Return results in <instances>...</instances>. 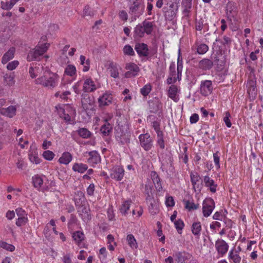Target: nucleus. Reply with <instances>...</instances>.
I'll return each instance as SVG.
<instances>
[{"mask_svg":"<svg viewBox=\"0 0 263 263\" xmlns=\"http://www.w3.org/2000/svg\"><path fill=\"white\" fill-rule=\"evenodd\" d=\"M117 125L115 127V136L116 141L120 145H125L129 142L130 134L129 125L127 119L124 117H120L117 121Z\"/></svg>","mask_w":263,"mask_h":263,"instance_id":"f257e3e1","label":"nucleus"},{"mask_svg":"<svg viewBox=\"0 0 263 263\" xmlns=\"http://www.w3.org/2000/svg\"><path fill=\"white\" fill-rule=\"evenodd\" d=\"M59 81V76L46 67L43 75L35 79L34 82L36 84L41 85L49 89H53L58 85Z\"/></svg>","mask_w":263,"mask_h":263,"instance_id":"f03ea898","label":"nucleus"},{"mask_svg":"<svg viewBox=\"0 0 263 263\" xmlns=\"http://www.w3.org/2000/svg\"><path fill=\"white\" fill-rule=\"evenodd\" d=\"M49 44H44L41 46H36L35 48L31 49L28 52L27 57L28 61L39 60L40 57L43 55L48 50Z\"/></svg>","mask_w":263,"mask_h":263,"instance_id":"7ed1b4c3","label":"nucleus"},{"mask_svg":"<svg viewBox=\"0 0 263 263\" xmlns=\"http://www.w3.org/2000/svg\"><path fill=\"white\" fill-rule=\"evenodd\" d=\"M179 2L180 0H170V3H167L168 6L163 8L164 16L166 19L172 21L176 17Z\"/></svg>","mask_w":263,"mask_h":263,"instance_id":"20e7f679","label":"nucleus"},{"mask_svg":"<svg viewBox=\"0 0 263 263\" xmlns=\"http://www.w3.org/2000/svg\"><path fill=\"white\" fill-rule=\"evenodd\" d=\"M247 92L251 100H254L256 97L257 89L256 87V78L255 76L251 75L247 83Z\"/></svg>","mask_w":263,"mask_h":263,"instance_id":"39448f33","label":"nucleus"},{"mask_svg":"<svg viewBox=\"0 0 263 263\" xmlns=\"http://www.w3.org/2000/svg\"><path fill=\"white\" fill-rule=\"evenodd\" d=\"M95 99L93 97H91L87 93H83L81 95L82 106L86 112L95 110Z\"/></svg>","mask_w":263,"mask_h":263,"instance_id":"423d86ee","label":"nucleus"},{"mask_svg":"<svg viewBox=\"0 0 263 263\" xmlns=\"http://www.w3.org/2000/svg\"><path fill=\"white\" fill-rule=\"evenodd\" d=\"M139 139L140 145L145 151L152 149L153 146V140L148 133L140 135Z\"/></svg>","mask_w":263,"mask_h":263,"instance_id":"0eeeda50","label":"nucleus"},{"mask_svg":"<svg viewBox=\"0 0 263 263\" xmlns=\"http://www.w3.org/2000/svg\"><path fill=\"white\" fill-rule=\"evenodd\" d=\"M215 202L211 198H206L202 203V213L204 217H209L215 208Z\"/></svg>","mask_w":263,"mask_h":263,"instance_id":"6e6552de","label":"nucleus"},{"mask_svg":"<svg viewBox=\"0 0 263 263\" xmlns=\"http://www.w3.org/2000/svg\"><path fill=\"white\" fill-rule=\"evenodd\" d=\"M109 176L107 178H111L116 181H121L124 175V170L121 166H115L109 171Z\"/></svg>","mask_w":263,"mask_h":263,"instance_id":"1a4fd4ad","label":"nucleus"},{"mask_svg":"<svg viewBox=\"0 0 263 263\" xmlns=\"http://www.w3.org/2000/svg\"><path fill=\"white\" fill-rule=\"evenodd\" d=\"M135 49L140 58H145L149 59V49L147 44L143 43H137L135 45Z\"/></svg>","mask_w":263,"mask_h":263,"instance_id":"9d476101","label":"nucleus"},{"mask_svg":"<svg viewBox=\"0 0 263 263\" xmlns=\"http://www.w3.org/2000/svg\"><path fill=\"white\" fill-rule=\"evenodd\" d=\"M144 5L141 0H135L129 7V13L135 14L136 16L142 15L144 11Z\"/></svg>","mask_w":263,"mask_h":263,"instance_id":"9b49d317","label":"nucleus"},{"mask_svg":"<svg viewBox=\"0 0 263 263\" xmlns=\"http://www.w3.org/2000/svg\"><path fill=\"white\" fill-rule=\"evenodd\" d=\"M112 102V95L109 91L105 92L98 98L99 106L100 107L108 106L111 104Z\"/></svg>","mask_w":263,"mask_h":263,"instance_id":"f8f14e48","label":"nucleus"},{"mask_svg":"<svg viewBox=\"0 0 263 263\" xmlns=\"http://www.w3.org/2000/svg\"><path fill=\"white\" fill-rule=\"evenodd\" d=\"M238 9L236 3L233 2H229L226 6V14L228 17L231 20L232 18H235L237 15Z\"/></svg>","mask_w":263,"mask_h":263,"instance_id":"ddd939ff","label":"nucleus"},{"mask_svg":"<svg viewBox=\"0 0 263 263\" xmlns=\"http://www.w3.org/2000/svg\"><path fill=\"white\" fill-rule=\"evenodd\" d=\"M213 90L212 81L205 80L202 81L200 85V93L202 96H207L211 94Z\"/></svg>","mask_w":263,"mask_h":263,"instance_id":"4468645a","label":"nucleus"},{"mask_svg":"<svg viewBox=\"0 0 263 263\" xmlns=\"http://www.w3.org/2000/svg\"><path fill=\"white\" fill-rule=\"evenodd\" d=\"M125 68L129 71H127L125 76L126 78L135 77L140 71L139 67L134 63H129L126 65Z\"/></svg>","mask_w":263,"mask_h":263,"instance_id":"2eb2a0df","label":"nucleus"},{"mask_svg":"<svg viewBox=\"0 0 263 263\" xmlns=\"http://www.w3.org/2000/svg\"><path fill=\"white\" fill-rule=\"evenodd\" d=\"M215 248L218 254L223 256L228 252L229 245L224 240L218 239L216 241Z\"/></svg>","mask_w":263,"mask_h":263,"instance_id":"dca6fc26","label":"nucleus"},{"mask_svg":"<svg viewBox=\"0 0 263 263\" xmlns=\"http://www.w3.org/2000/svg\"><path fill=\"white\" fill-rule=\"evenodd\" d=\"M97 89L94 81L91 78L86 79L83 84V90L85 92H93Z\"/></svg>","mask_w":263,"mask_h":263,"instance_id":"f3484780","label":"nucleus"},{"mask_svg":"<svg viewBox=\"0 0 263 263\" xmlns=\"http://www.w3.org/2000/svg\"><path fill=\"white\" fill-rule=\"evenodd\" d=\"M148 104L151 112L156 113L162 107V104L158 99L150 100L148 101Z\"/></svg>","mask_w":263,"mask_h":263,"instance_id":"a211bd4d","label":"nucleus"},{"mask_svg":"<svg viewBox=\"0 0 263 263\" xmlns=\"http://www.w3.org/2000/svg\"><path fill=\"white\" fill-rule=\"evenodd\" d=\"M16 108L15 106L11 105L7 108L0 109V114L8 117L12 118L16 115Z\"/></svg>","mask_w":263,"mask_h":263,"instance_id":"6ab92c4d","label":"nucleus"},{"mask_svg":"<svg viewBox=\"0 0 263 263\" xmlns=\"http://www.w3.org/2000/svg\"><path fill=\"white\" fill-rule=\"evenodd\" d=\"M151 178L153 181L155 186L158 192L162 191V186L161 179L155 171H152L151 173Z\"/></svg>","mask_w":263,"mask_h":263,"instance_id":"aec40b11","label":"nucleus"},{"mask_svg":"<svg viewBox=\"0 0 263 263\" xmlns=\"http://www.w3.org/2000/svg\"><path fill=\"white\" fill-rule=\"evenodd\" d=\"M174 256L176 258V261L178 263H185L186 260L190 259L192 255L184 251L176 252Z\"/></svg>","mask_w":263,"mask_h":263,"instance_id":"412c9836","label":"nucleus"},{"mask_svg":"<svg viewBox=\"0 0 263 263\" xmlns=\"http://www.w3.org/2000/svg\"><path fill=\"white\" fill-rule=\"evenodd\" d=\"M89 158L88 162L92 166L100 162L101 157L99 154L96 151H91L88 153Z\"/></svg>","mask_w":263,"mask_h":263,"instance_id":"4be33fe9","label":"nucleus"},{"mask_svg":"<svg viewBox=\"0 0 263 263\" xmlns=\"http://www.w3.org/2000/svg\"><path fill=\"white\" fill-rule=\"evenodd\" d=\"M203 182L206 187H209L212 193H215L216 191L217 184L214 181L211 179L208 176H205L203 178Z\"/></svg>","mask_w":263,"mask_h":263,"instance_id":"5701e85b","label":"nucleus"},{"mask_svg":"<svg viewBox=\"0 0 263 263\" xmlns=\"http://www.w3.org/2000/svg\"><path fill=\"white\" fill-rule=\"evenodd\" d=\"M213 66V62L208 59H203L199 63V68L203 70H210Z\"/></svg>","mask_w":263,"mask_h":263,"instance_id":"b1692460","label":"nucleus"},{"mask_svg":"<svg viewBox=\"0 0 263 263\" xmlns=\"http://www.w3.org/2000/svg\"><path fill=\"white\" fill-rule=\"evenodd\" d=\"M15 49L14 47H11L8 51L6 52L2 59V63L4 64H6L10 60L14 58Z\"/></svg>","mask_w":263,"mask_h":263,"instance_id":"393cba45","label":"nucleus"},{"mask_svg":"<svg viewBox=\"0 0 263 263\" xmlns=\"http://www.w3.org/2000/svg\"><path fill=\"white\" fill-rule=\"evenodd\" d=\"M112 129V127L111 125L106 119L104 124L100 128V132L103 136H107L111 133Z\"/></svg>","mask_w":263,"mask_h":263,"instance_id":"a878e982","label":"nucleus"},{"mask_svg":"<svg viewBox=\"0 0 263 263\" xmlns=\"http://www.w3.org/2000/svg\"><path fill=\"white\" fill-rule=\"evenodd\" d=\"M144 34L145 32L142 24H139L135 27L133 34L134 39L141 38L144 36Z\"/></svg>","mask_w":263,"mask_h":263,"instance_id":"bb28decb","label":"nucleus"},{"mask_svg":"<svg viewBox=\"0 0 263 263\" xmlns=\"http://www.w3.org/2000/svg\"><path fill=\"white\" fill-rule=\"evenodd\" d=\"M72 156L69 152H64L62 154L61 157L59 159V162L61 164L67 165L72 160Z\"/></svg>","mask_w":263,"mask_h":263,"instance_id":"cd10ccee","label":"nucleus"},{"mask_svg":"<svg viewBox=\"0 0 263 263\" xmlns=\"http://www.w3.org/2000/svg\"><path fill=\"white\" fill-rule=\"evenodd\" d=\"M145 33L147 35L151 34L154 29L153 22L144 21L142 23Z\"/></svg>","mask_w":263,"mask_h":263,"instance_id":"c85d7f7f","label":"nucleus"},{"mask_svg":"<svg viewBox=\"0 0 263 263\" xmlns=\"http://www.w3.org/2000/svg\"><path fill=\"white\" fill-rule=\"evenodd\" d=\"M72 238L76 243L80 245L81 242L84 240L85 236L83 232L78 231L72 234Z\"/></svg>","mask_w":263,"mask_h":263,"instance_id":"c756f323","label":"nucleus"},{"mask_svg":"<svg viewBox=\"0 0 263 263\" xmlns=\"http://www.w3.org/2000/svg\"><path fill=\"white\" fill-rule=\"evenodd\" d=\"M32 183L34 187L40 189L43 184V177L39 175L32 177Z\"/></svg>","mask_w":263,"mask_h":263,"instance_id":"7c9ffc66","label":"nucleus"},{"mask_svg":"<svg viewBox=\"0 0 263 263\" xmlns=\"http://www.w3.org/2000/svg\"><path fill=\"white\" fill-rule=\"evenodd\" d=\"M178 91L177 87L176 85H172L169 87L168 91V96L175 101H177V93Z\"/></svg>","mask_w":263,"mask_h":263,"instance_id":"2f4dec72","label":"nucleus"},{"mask_svg":"<svg viewBox=\"0 0 263 263\" xmlns=\"http://www.w3.org/2000/svg\"><path fill=\"white\" fill-rule=\"evenodd\" d=\"M147 202L149 203V205L148 206L149 212L153 215L157 214L158 212V205L154 199L152 198L148 199V200L147 201Z\"/></svg>","mask_w":263,"mask_h":263,"instance_id":"473e14b6","label":"nucleus"},{"mask_svg":"<svg viewBox=\"0 0 263 263\" xmlns=\"http://www.w3.org/2000/svg\"><path fill=\"white\" fill-rule=\"evenodd\" d=\"M77 134L84 139L89 138L92 136V133L86 128H80L77 130Z\"/></svg>","mask_w":263,"mask_h":263,"instance_id":"72a5a7b5","label":"nucleus"},{"mask_svg":"<svg viewBox=\"0 0 263 263\" xmlns=\"http://www.w3.org/2000/svg\"><path fill=\"white\" fill-rule=\"evenodd\" d=\"M229 258L233 260L234 263H240L241 261V257L238 255L237 251H234L232 250L229 252Z\"/></svg>","mask_w":263,"mask_h":263,"instance_id":"f704fd0d","label":"nucleus"},{"mask_svg":"<svg viewBox=\"0 0 263 263\" xmlns=\"http://www.w3.org/2000/svg\"><path fill=\"white\" fill-rule=\"evenodd\" d=\"M87 168V165L83 163H75L72 166V170L74 172H78L80 173H84Z\"/></svg>","mask_w":263,"mask_h":263,"instance_id":"c9c22d12","label":"nucleus"},{"mask_svg":"<svg viewBox=\"0 0 263 263\" xmlns=\"http://www.w3.org/2000/svg\"><path fill=\"white\" fill-rule=\"evenodd\" d=\"M81 64L83 65V71L84 72L88 71L90 68V60L89 59L86 60L84 55H81L80 57Z\"/></svg>","mask_w":263,"mask_h":263,"instance_id":"e433bc0d","label":"nucleus"},{"mask_svg":"<svg viewBox=\"0 0 263 263\" xmlns=\"http://www.w3.org/2000/svg\"><path fill=\"white\" fill-rule=\"evenodd\" d=\"M201 231V225L200 222H194L192 226V232L195 236H199Z\"/></svg>","mask_w":263,"mask_h":263,"instance_id":"4c0bfd02","label":"nucleus"},{"mask_svg":"<svg viewBox=\"0 0 263 263\" xmlns=\"http://www.w3.org/2000/svg\"><path fill=\"white\" fill-rule=\"evenodd\" d=\"M167 158L165 159H162L161 161V167L164 168L165 169L167 168L168 167L173 166V158L170 156H166Z\"/></svg>","mask_w":263,"mask_h":263,"instance_id":"58836bf2","label":"nucleus"},{"mask_svg":"<svg viewBox=\"0 0 263 263\" xmlns=\"http://www.w3.org/2000/svg\"><path fill=\"white\" fill-rule=\"evenodd\" d=\"M4 82L6 85L11 86L14 84V77L12 74L6 73L4 76Z\"/></svg>","mask_w":263,"mask_h":263,"instance_id":"ea45409f","label":"nucleus"},{"mask_svg":"<svg viewBox=\"0 0 263 263\" xmlns=\"http://www.w3.org/2000/svg\"><path fill=\"white\" fill-rule=\"evenodd\" d=\"M109 68L111 77L117 78L119 77L118 69L116 64L114 63H110Z\"/></svg>","mask_w":263,"mask_h":263,"instance_id":"a19ab883","label":"nucleus"},{"mask_svg":"<svg viewBox=\"0 0 263 263\" xmlns=\"http://www.w3.org/2000/svg\"><path fill=\"white\" fill-rule=\"evenodd\" d=\"M76 68L73 65H68L65 69V73L69 76L73 77L76 74Z\"/></svg>","mask_w":263,"mask_h":263,"instance_id":"79ce46f5","label":"nucleus"},{"mask_svg":"<svg viewBox=\"0 0 263 263\" xmlns=\"http://www.w3.org/2000/svg\"><path fill=\"white\" fill-rule=\"evenodd\" d=\"M126 240L128 245L133 249H137L138 244L133 234H128L127 236Z\"/></svg>","mask_w":263,"mask_h":263,"instance_id":"37998d69","label":"nucleus"},{"mask_svg":"<svg viewBox=\"0 0 263 263\" xmlns=\"http://www.w3.org/2000/svg\"><path fill=\"white\" fill-rule=\"evenodd\" d=\"M130 203V200H127L122 203L120 209V211L122 214L125 215L127 214V211L129 209Z\"/></svg>","mask_w":263,"mask_h":263,"instance_id":"c03bdc74","label":"nucleus"},{"mask_svg":"<svg viewBox=\"0 0 263 263\" xmlns=\"http://www.w3.org/2000/svg\"><path fill=\"white\" fill-rule=\"evenodd\" d=\"M123 53L125 55L129 56H134L135 55V51L132 46L129 45H126L123 49Z\"/></svg>","mask_w":263,"mask_h":263,"instance_id":"a18cd8bd","label":"nucleus"},{"mask_svg":"<svg viewBox=\"0 0 263 263\" xmlns=\"http://www.w3.org/2000/svg\"><path fill=\"white\" fill-rule=\"evenodd\" d=\"M174 224L178 233L181 234L182 229L184 226L183 221L181 219H179L174 221Z\"/></svg>","mask_w":263,"mask_h":263,"instance_id":"49530a36","label":"nucleus"},{"mask_svg":"<svg viewBox=\"0 0 263 263\" xmlns=\"http://www.w3.org/2000/svg\"><path fill=\"white\" fill-rule=\"evenodd\" d=\"M88 211V209L86 207H84L82 210V213L80 214L83 220L86 222L88 221L91 219L90 215Z\"/></svg>","mask_w":263,"mask_h":263,"instance_id":"de8ad7c7","label":"nucleus"},{"mask_svg":"<svg viewBox=\"0 0 263 263\" xmlns=\"http://www.w3.org/2000/svg\"><path fill=\"white\" fill-rule=\"evenodd\" d=\"M0 247L10 252H12L15 250V247L13 245L2 240H0Z\"/></svg>","mask_w":263,"mask_h":263,"instance_id":"09e8293b","label":"nucleus"},{"mask_svg":"<svg viewBox=\"0 0 263 263\" xmlns=\"http://www.w3.org/2000/svg\"><path fill=\"white\" fill-rule=\"evenodd\" d=\"M185 208L189 210V211L197 210L199 208L198 204H195L194 202H190V201H185Z\"/></svg>","mask_w":263,"mask_h":263,"instance_id":"8fccbe9b","label":"nucleus"},{"mask_svg":"<svg viewBox=\"0 0 263 263\" xmlns=\"http://www.w3.org/2000/svg\"><path fill=\"white\" fill-rule=\"evenodd\" d=\"M152 126L157 133V135H160L163 133L162 131L160 129V121H154L152 122Z\"/></svg>","mask_w":263,"mask_h":263,"instance_id":"3c124183","label":"nucleus"},{"mask_svg":"<svg viewBox=\"0 0 263 263\" xmlns=\"http://www.w3.org/2000/svg\"><path fill=\"white\" fill-rule=\"evenodd\" d=\"M151 90L152 86L151 84H147L140 89V92L144 97H146L149 94Z\"/></svg>","mask_w":263,"mask_h":263,"instance_id":"603ef678","label":"nucleus"},{"mask_svg":"<svg viewBox=\"0 0 263 263\" xmlns=\"http://www.w3.org/2000/svg\"><path fill=\"white\" fill-rule=\"evenodd\" d=\"M28 220L27 216L18 217L16 220L15 224L17 227H21L25 225L28 222Z\"/></svg>","mask_w":263,"mask_h":263,"instance_id":"864d4df0","label":"nucleus"},{"mask_svg":"<svg viewBox=\"0 0 263 263\" xmlns=\"http://www.w3.org/2000/svg\"><path fill=\"white\" fill-rule=\"evenodd\" d=\"M95 14V11L88 6H86L83 10V16L92 17Z\"/></svg>","mask_w":263,"mask_h":263,"instance_id":"5fc2aeb1","label":"nucleus"},{"mask_svg":"<svg viewBox=\"0 0 263 263\" xmlns=\"http://www.w3.org/2000/svg\"><path fill=\"white\" fill-rule=\"evenodd\" d=\"M209 50V47L205 44H201L197 47V52L200 54L205 53Z\"/></svg>","mask_w":263,"mask_h":263,"instance_id":"6e6d98bb","label":"nucleus"},{"mask_svg":"<svg viewBox=\"0 0 263 263\" xmlns=\"http://www.w3.org/2000/svg\"><path fill=\"white\" fill-rule=\"evenodd\" d=\"M54 156V154L52 151L49 150L45 151L43 154V156L44 158L48 161L52 160L53 159Z\"/></svg>","mask_w":263,"mask_h":263,"instance_id":"4d7b16f0","label":"nucleus"},{"mask_svg":"<svg viewBox=\"0 0 263 263\" xmlns=\"http://www.w3.org/2000/svg\"><path fill=\"white\" fill-rule=\"evenodd\" d=\"M191 182L195 192L197 193H200L203 186L202 182L200 183H197L198 182L196 181H191Z\"/></svg>","mask_w":263,"mask_h":263,"instance_id":"13d9d810","label":"nucleus"},{"mask_svg":"<svg viewBox=\"0 0 263 263\" xmlns=\"http://www.w3.org/2000/svg\"><path fill=\"white\" fill-rule=\"evenodd\" d=\"M157 144L161 149H164L165 147V144L163 138V133H161L160 135H157Z\"/></svg>","mask_w":263,"mask_h":263,"instance_id":"bf43d9fd","label":"nucleus"},{"mask_svg":"<svg viewBox=\"0 0 263 263\" xmlns=\"http://www.w3.org/2000/svg\"><path fill=\"white\" fill-rule=\"evenodd\" d=\"M231 117V114L229 111L225 112V116L223 118V121L228 127H230L232 125L230 118Z\"/></svg>","mask_w":263,"mask_h":263,"instance_id":"052dcab7","label":"nucleus"},{"mask_svg":"<svg viewBox=\"0 0 263 263\" xmlns=\"http://www.w3.org/2000/svg\"><path fill=\"white\" fill-rule=\"evenodd\" d=\"M175 63L174 62H171L169 67V75L172 77H176Z\"/></svg>","mask_w":263,"mask_h":263,"instance_id":"680f3d73","label":"nucleus"},{"mask_svg":"<svg viewBox=\"0 0 263 263\" xmlns=\"http://www.w3.org/2000/svg\"><path fill=\"white\" fill-rule=\"evenodd\" d=\"M165 204L167 207H173L175 205V201L174 198L172 196H168L166 197Z\"/></svg>","mask_w":263,"mask_h":263,"instance_id":"e2e57ef3","label":"nucleus"},{"mask_svg":"<svg viewBox=\"0 0 263 263\" xmlns=\"http://www.w3.org/2000/svg\"><path fill=\"white\" fill-rule=\"evenodd\" d=\"M191 181L198 182L200 180V177L197 172H191L190 173Z\"/></svg>","mask_w":263,"mask_h":263,"instance_id":"0e129e2a","label":"nucleus"},{"mask_svg":"<svg viewBox=\"0 0 263 263\" xmlns=\"http://www.w3.org/2000/svg\"><path fill=\"white\" fill-rule=\"evenodd\" d=\"M18 64L19 63L17 61H13L8 63L7 66V68L9 70H12L16 68V67L18 65Z\"/></svg>","mask_w":263,"mask_h":263,"instance_id":"69168bd1","label":"nucleus"},{"mask_svg":"<svg viewBox=\"0 0 263 263\" xmlns=\"http://www.w3.org/2000/svg\"><path fill=\"white\" fill-rule=\"evenodd\" d=\"M29 158L31 162L34 163L35 164H39L41 162L40 159L38 157V156L37 155H33V154L29 155Z\"/></svg>","mask_w":263,"mask_h":263,"instance_id":"338daca9","label":"nucleus"},{"mask_svg":"<svg viewBox=\"0 0 263 263\" xmlns=\"http://www.w3.org/2000/svg\"><path fill=\"white\" fill-rule=\"evenodd\" d=\"M38 69L39 68L36 67H33L31 66L29 67V73L32 78H34L36 77L37 74H36V72H37Z\"/></svg>","mask_w":263,"mask_h":263,"instance_id":"774afa93","label":"nucleus"}]
</instances>
